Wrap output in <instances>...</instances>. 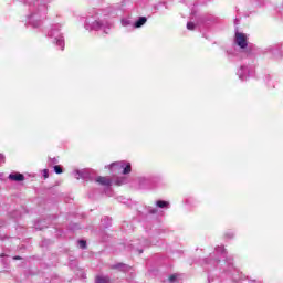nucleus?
<instances>
[{
  "mask_svg": "<svg viewBox=\"0 0 283 283\" xmlns=\"http://www.w3.org/2000/svg\"><path fill=\"white\" fill-rule=\"evenodd\" d=\"M78 244H80L81 249H87V241H85V240H80V241H78Z\"/></svg>",
  "mask_w": 283,
  "mask_h": 283,
  "instance_id": "6e6552de",
  "label": "nucleus"
},
{
  "mask_svg": "<svg viewBox=\"0 0 283 283\" xmlns=\"http://www.w3.org/2000/svg\"><path fill=\"white\" fill-rule=\"evenodd\" d=\"M44 178H48V170H44Z\"/></svg>",
  "mask_w": 283,
  "mask_h": 283,
  "instance_id": "f8f14e48",
  "label": "nucleus"
},
{
  "mask_svg": "<svg viewBox=\"0 0 283 283\" xmlns=\"http://www.w3.org/2000/svg\"><path fill=\"white\" fill-rule=\"evenodd\" d=\"M124 176H127V174H132V164H126V166L123 169Z\"/></svg>",
  "mask_w": 283,
  "mask_h": 283,
  "instance_id": "39448f33",
  "label": "nucleus"
},
{
  "mask_svg": "<svg viewBox=\"0 0 283 283\" xmlns=\"http://www.w3.org/2000/svg\"><path fill=\"white\" fill-rule=\"evenodd\" d=\"M157 207H159V209H165V207H169V202L159 200L157 201Z\"/></svg>",
  "mask_w": 283,
  "mask_h": 283,
  "instance_id": "423d86ee",
  "label": "nucleus"
},
{
  "mask_svg": "<svg viewBox=\"0 0 283 283\" xmlns=\"http://www.w3.org/2000/svg\"><path fill=\"white\" fill-rule=\"evenodd\" d=\"M234 43L241 48V50H247L249 46V38H247V34L242 32H235L234 34Z\"/></svg>",
  "mask_w": 283,
  "mask_h": 283,
  "instance_id": "f257e3e1",
  "label": "nucleus"
},
{
  "mask_svg": "<svg viewBox=\"0 0 283 283\" xmlns=\"http://www.w3.org/2000/svg\"><path fill=\"white\" fill-rule=\"evenodd\" d=\"M96 182H98V185H102L103 187H112V179L108 177H97L96 178Z\"/></svg>",
  "mask_w": 283,
  "mask_h": 283,
  "instance_id": "f03ea898",
  "label": "nucleus"
},
{
  "mask_svg": "<svg viewBox=\"0 0 283 283\" xmlns=\"http://www.w3.org/2000/svg\"><path fill=\"white\" fill-rule=\"evenodd\" d=\"M54 171H55V174H63V168H61V166L56 165V166H54Z\"/></svg>",
  "mask_w": 283,
  "mask_h": 283,
  "instance_id": "1a4fd4ad",
  "label": "nucleus"
},
{
  "mask_svg": "<svg viewBox=\"0 0 283 283\" xmlns=\"http://www.w3.org/2000/svg\"><path fill=\"white\" fill-rule=\"evenodd\" d=\"M14 260H21V256H14Z\"/></svg>",
  "mask_w": 283,
  "mask_h": 283,
  "instance_id": "2eb2a0df",
  "label": "nucleus"
},
{
  "mask_svg": "<svg viewBox=\"0 0 283 283\" xmlns=\"http://www.w3.org/2000/svg\"><path fill=\"white\" fill-rule=\"evenodd\" d=\"M187 28L188 30H196V24L193 22H188Z\"/></svg>",
  "mask_w": 283,
  "mask_h": 283,
  "instance_id": "9d476101",
  "label": "nucleus"
},
{
  "mask_svg": "<svg viewBox=\"0 0 283 283\" xmlns=\"http://www.w3.org/2000/svg\"><path fill=\"white\" fill-rule=\"evenodd\" d=\"M96 283H109V277H102V276H98L96 279Z\"/></svg>",
  "mask_w": 283,
  "mask_h": 283,
  "instance_id": "0eeeda50",
  "label": "nucleus"
},
{
  "mask_svg": "<svg viewBox=\"0 0 283 283\" xmlns=\"http://www.w3.org/2000/svg\"><path fill=\"white\" fill-rule=\"evenodd\" d=\"M178 276L176 275V274H172V275H170L169 277H168V280H169V282H176V279H177Z\"/></svg>",
  "mask_w": 283,
  "mask_h": 283,
  "instance_id": "9b49d317",
  "label": "nucleus"
},
{
  "mask_svg": "<svg viewBox=\"0 0 283 283\" xmlns=\"http://www.w3.org/2000/svg\"><path fill=\"white\" fill-rule=\"evenodd\" d=\"M116 165H118V163H114V164H112V167H116Z\"/></svg>",
  "mask_w": 283,
  "mask_h": 283,
  "instance_id": "4468645a",
  "label": "nucleus"
},
{
  "mask_svg": "<svg viewBox=\"0 0 283 283\" xmlns=\"http://www.w3.org/2000/svg\"><path fill=\"white\" fill-rule=\"evenodd\" d=\"M147 23V18L146 17H140L136 22H135V28H143L144 24Z\"/></svg>",
  "mask_w": 283,
  "mask_h": 283,
  "instance_id": "20e7f679",
  "label": "nucleus"
},
{
  "mask_svg": "<svg viewBox=\"0 0 283 283\" xmlns=\"http://www.w3.org/2000/svg\"><path fill=\"white\" fill-rule=\"evenodd\" d=\"M118 266H123V264L115 265L113 269H118Z\"/></svg>",
  "mask_w": 283,
  "mask_h": 283,
  "instance_id": "ddd939ff",
  "label": "nucleus"
},
{
  "mask_svg": "<svg viewBox=\"0 0 283 283\" xmlns=\"http://www.w3.org/2000/svg\"><path fill=\"white\" fill-rule=\"evenodd\" d=\"M9 180H13L14 182H23L25 180V176L21 172L10 174Z\"/></svg>",
  "mask_w": 283,
  "mask_h": 283,
  "instance_id": "7ed1b4c3",
  "label": "nucleus"
}]
</instances>
